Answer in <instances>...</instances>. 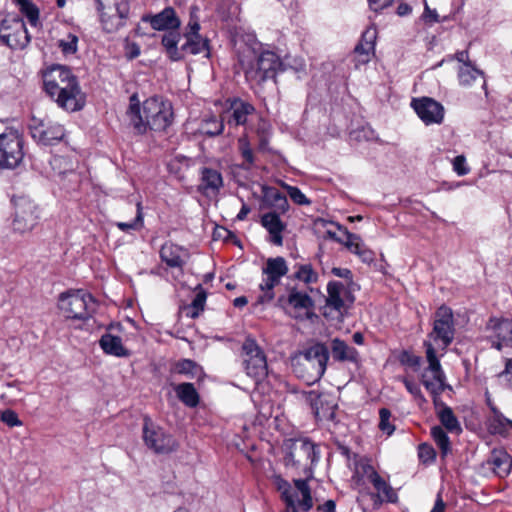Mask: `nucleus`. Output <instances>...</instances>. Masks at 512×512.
<instances>
[{"mask_svg":"<svg viewBox=\"0 0 512 512\" xmlns=\"http://www.w3.org/2000/svg\"><path fill=\"white\" fill-rule=\"evenodd\" d=\"M454 317L451 308L442 305L436 312L434 317L433 329L429 333V342L442 351L452 343L455 335Z\"/></svg>","mask_w":512,"mask_h":512,"instance_id":"obj_7","label":"nucleus"},{"mask_svg":"<svg viewBox=\"0 0 512 512\" xmlns=\"http://www.w3.org/2000/svg\"><path fill=\"white\" fill-rule=\"evenodd\" d=\"M239 64L251 86L262 85L268 80L275 81L278 72L284 70L280 57L269 50L257 53L246 48L239 55Z\"/></svg>","mask_w":512,"mask_h":512,"instance_id":"obj_2","label":"nucleus"},{"mask_svg":"<svg viewBox=\"0 0 512 512\" xmlns=\"http://www.w3.org/2000/svg\"><path fill=\"white\" fill-rule=\"evenodd\" d=\"M175 371L191 379H201L204 376L203 368L191 359H182L175 365Z\"/></svg>","mask_w":512,"mask_h":512,"instance_id":"obj_42","label":"nucleus"},{"mask_svg":"<svg viewBox=\"0 0 512 512\" xmlns=\"http://www.w3.org/2000/svg\"><path fill=\"white\" fill-rule=\"evenodd\" d=\"M277 488L281 492V496L286 505H293L295 503L296 491L292 489L291 485L281 479H277Z\"/></svg>","mask_w":512,"mask_h":512,"instance_id":"obj_47","label":"nucleus"},{"mask_svg":"<svg viewBox=\"0 0 512 512\" xmlns=\"http://www.w3.org/2000/svg\"><path fill=\"white\" fill-rule=\"evenodd\" d=\"M430 433L442 456H446L451 451V443L447 433L442 426H433Z\"/></svg>","mask_w":512,"mask_h":512,"instance_id":"obj_43","label":"nucleus"},{"mask_svg":"<svg viewBox=\"0 0 512 512\" xmlns=\"http://www.w3.org/2000/svg\"><path fill=\"white\" fill-rule=\"evenodd\" d=\"M199 190L205 195H216L223 187L222 174L213 168L203 167L200 170Z\"/></svg>","mask_w":512,"mask_h":512,"instance_id":"obj_26","label":"nucleus"},{"mask_svg":"<svg viewBox=\"0 0 512 512\" xmlns=\"http://www.w3.org/2000/svg\"><path fill=\"white\" fill-rule=\"evenodd\" d=\"M436 408L437 417L441 423V425L450 433L460 434L462 432V427L460 425L459 420L455 416L451 407L446 405L445 403H439Z\"/></svg>","mask_w":512,"mask_h":512,"instance_id":"obj_32","label":"nucleus"},{"mask_svg":"<svg viewBox=\"0 0 512 512\" xmlns=\"http://www.w3.org/2000/svg\"><path fill=\"white\" fill-rule=\"evenodd\" d=\"M127 17L128 1L116 2L113 7L108 8L107 12H101L103 29L108 33L116 32L126 25Z\"/></svg>","mask_w":512,"mask_h":512,"instance_id":"obj_22","label":"nucleus"},{"mask_svg":"<svg viewBox=\"0 0 512 512\" xmlns=\"http://www.w3.org/2000/svg\"><path fill=\"white\" fill-rule=\"evenodd\" d=\"M492 347L501 350L504 346L512 347V319L491 317L486 325Z\"/></svg>","mask_w":512,"mask_h":512,"instance_id":"obj_21","label":"nucleus"},{"mask_svg":"<svg viewBox=\"0 0 512 512\" xmlns=\"http://www.w3.org/2000/svg\"><path fill=\"white\" fill-rule=\"evenodd\" d=\"M422 19L426 23L434 24L439 21V16L435 9H433V10L430 9L429 6L427 5V3H425V8H424V12L422 14Z\"/></svg>","mask_w":512,"mask_h":512,"instance_id":"obj_60","label":"nucleus"},{"mask_svg":"<svg viewBox=\"0 0 512 512\" xmlns=\"http://www.w3.org/2000/svg\"><path fill=\"white\" fill-rule=\"evenodd\" d=\"M99 345L108 355L115 357H124L127 355V350L123 346L122 339L119 336L105 333L101 336Z\"/></svg>","mask_w":512,"mask_h":512,"instance_id":"obj_37","label":"nucleus"},{"mask_svg":"<svg viewBox=\"0 0 512 512\" xmlns=\"http://www.w3.org/2000/svg\"><path fill=\"white\" fill-rule=\"evenodd\" d=\"M261 225L268 231L270 241L277 246L283 244L282 233L286 229V224L280 219L276 211L265 213L260 219Z\"/></svg>","mask_w":512,"mask_h":512,"instance_id":"obj_25","label":"nucleus"},{"mask_svg":"<svg viewBox=\"0 0 512 512\" xmlns=\"http://www.w3.org/2000/svg\"><path fill=\"white\" fill-rule=\"evenodd\" d=\"M411 107L425 125L441 124L444 120L443 105L432 98H414Z\"/></svg>","mask_w":512,"mask_h":512,"instance_id":"obj_19","label":"nucleus"},{"mask_svg":"<svg viewBox=\"0 0 512 512\" xmlns=\"http://www.w3.org/2000/svg\"><path fill=\"white\" fill-rule=\"evenodd\" d=\"M173 110L171 103L151 97L140 102L138 96H130V124L135 133L142 135L148 130L164 131L171 125Z\"/></svg>","mask_w":512,"mask_h":512,"instance_id":"obj_1","label":"nucleus"},{"mask_svg":"<svg viewBox=\"0 0 512 512\" xmlns=\"http://www.w3.org/2000/svg\"><path fill=\"white\" fill-rule=\"evenodd\" d=\"M94 304L92 295L84 290L62 293L59 297V308L67 318L88 319Z\"/></svg>","mask_w":512,"mask_h":512,"instance_id":"obj_8","label":"nucleus"},{"mask_svg":"<svg viewBox=\"0 0 512 512\" xmlns=\"http://www.w3.org/2000/svg\"><path fill=\"white\" fill-rule=\"evenodd\" d=\"M458 79L463 87H471L477 81L481 82L483 88L486 86L483 72L472 65L471 62H464V64L460 65Z\"/></svg>","mask_w":512,"mask_h":512,"instance_id":"obj_31","label":"nucleus"},{"mask_svg":"<svg viewBox=\"0 0 512 512\" xmlns=\"http://www.w3.org/2000/svg\"><path fill=\"white\" fill-rule=\"evenodd\" d=\"M393 0H368L370 8L375 11H381L391 5Z\"/></svg>","mask_w":512,"mask_h":512,"instance_id":"obj_63","label":"nucleus"},{"mask_svg":"<svg viewBox=\"0 0 512 512\" xmlns=\"http://www.w3.org/2000/svg\"><path fill=\"white\" fill-rule=\"evenodd\" d=\"M78 36L73 33H68L58 41V47L63 55H74L78 50Z\"/></svg>","mask_w":512,"mask_h":512,"instance_id":"obj_45","label":"nucleus"},{"mask_svg":"<svg viewBox=\"0 0 512 512\" xmlns=\"http://www.w3.org/2000/svg\"><path fill=\"white\" fill-rule=\"evenodd\" d=\"M493 415L488 420V428L492 434L507 436L512 429V420L505 417L494 405L488 402Z\"/></svg>","mask_w":512,"mask_h":512,"instance_id":"obj_33","label":"nucleus"},{"mask_svg":"<svg viewBox=\"0 0 512 512\" xmlns=\"http://www.w3.org/2000/svg\"><path fill=\"white\" fill-rule=\"evenodd\" d=\"M1 44L13 49H24L30 42L25 22L18 16H7L0 23Z\"/></svg>","mask_w":512,"mask_h":512,"instance_id":"obj_10","label":"nucleus"},{"mask_svg":"<svg viewBox=\"0 0 512 512\" xmlns=\"http://www.w3.org/2000/svg\"><path fill=\"white\" fill-rule=\"evenodd\" d=\"M302 396L309 403L318 420L334 421L337 404L330 394L310 390L303 391Z\"/></svg>","mask_w":512,"mask_h":512,"instance_id":"obj_17","label":"nucleus"},{"mask_svg":"<svg viewBox=\"0 0 512 512\" xmlns=\"http://www.w3.org/2000/svg\"><path fill=\"white\" fill-rule=\"evenodd\" d=\"M281 186L286 189L289 197L294 203L298 205H309L311 203L298 187L288 185L284 182H281Z\"/></svg>","mask_w":512,"mask_h":512,"instance_id":"obj_48","label":"nucleus"},{"mask_svg":"<svg viewBox=\"0 0 512 512\" xmlns=\"http://www.w3.org/2000/svg\"><path fill=\"white\" fill-rule=\"evenodd\" d=\"M198 292L195 295L192 302L188 305H184L181 308V311L183 314H185L186 317L194 319L197 318L200 313L204 310V306L206 303L207 294L201 287V285H198Z\"/></svg>","mask_w":512,"mask_h":512,"instance_id":"obj_40","label":"nucleus"},{"mask_svg":"<svg viewBox=\"0 0 512 512\" xmlns=\"http://www.w3.org/2000/svg\"><path fill=\"white\" fill-rule=\"evenodd\" d=\"M309 479L310 478H307L305 476V479H295L294 480V484H295V487L297 489L296 494L298 492L301 494V496L311 494L310 493V488H309V485H308V480Z\"/></svg>","mask_w":512,"mask_h":512,"instance_id":"obj_61","label":"nucleus"},{"mask_svg":"<svg viewBox=\"0 0 512 512\" xmlns=\"http://www.w3.org/2000/svg\"><path fill=\"white\" fill-rule=\"evenodd\" d=\"M242 350L247 375L254 378L256 382L264 379L268 374L267 360L255 339L247 337L242 345Z\"/></svg>","mask_w":512,"mask_h":512,"instance_id":"obj_11","label":"nucleus"},{"mask_svg":"<svg viewBox=\"0 0 512 512\" xmlns=\"http://www.w3.org/2000/svg\"><path fill=\"white\" fill-rule=\"evenodd\" d=\"M354 302V296L348 286L340 281L327 284L326 308L343 315Z\"/></svg>","mask_w":512,"mask_h":512,"instance_id":"obj_16","label":"nucleus"},{"mask_svg":"<svg viewBox=\"0 0 512 512\" xmlns=\"http://www.w3.org/2000/svg\"><path fill=\"white\" fill-rule=\"evenodd\" d=\"M319 460V446L308 438L294 440L284 458L286 466L302 469L307 478L313 477V467Z\"/></svg>","mask_w":512,"mask_h":512,"instance_id":"obj_5","label":"nucleus"},{"mask_svg":"<svg viewBox=\"0 0 512 512\" xmlns=\"http://www.w3.org/2000/svg\"><path fill=\"white\" fill-rule=\"evenodd\" d=\"M424 347L426 349L428 367L422 374L421 382L431 394L435 407H438L439 403H441L439 396L450 386L445 383L446 376L436 354L435 347L429 341H424Z\"/></svg>","mask_w":512,"mask_h":512,"instance_id":"obj_6","label":"nucleus"},{"mask_svg":"<svg viewBox=\"0 0 512 512\" xmlns=\"http://www.w3.org/2000/svg\"><path fill=\"white\" fill-rule=\"evenodd\" d=\"M402 382L407 391L415 398L419 405L427 402L418 383L409 378H403Z\"/></svg>","mask_w":512,"mask_h":512,"instance_id":"obj_49","label":"nucleus"},{"mask_svg":"<svg viewBox=\"0 0 512 512\" xmlns=\"http://www.w3.org/2000/svg\"><path fill=\"white\" fill-rule=\"evenodd\" d=\"M264 201L277 213H286L289 209L287 197L274 187L265 186L262 189Z\"/></svg>","mask_w":512,"mask_h":512,"instance_id":"obj_35","label":"nucleus"},{"mask_svg":"<svg viewBox=\"0 0 512 512\" xmlns=\"http://www.w3.org/2000/svg\"><path fill=\"white\" fill-rule=\"evenodd\" d=\"M329 360V349L321 342L305 348L292 359L293 371L297 377L311 385L324 375Z\"/></svg>","mask_w":512,"mask_h":512,"instance_id":"obj_3","label":"nucleus"},{"mask_svg":"<svg viewBox=\"0 0 512 512\" xmlns=\"http://www.w3.org/2000/svg\"><path fill=\"white\" fill-rule=\"evenodd\" d=\"M418 456L422 462L427 463L435 459L436 453L432 446L421 444L418 448Z\"/></svg>","mask_w":512,"mask_h":512,"instance_id":"obj_54","label":"nucleus"},{"mask_svg":"<svg viewBox=\"0 0 512 512\" xmlns=\"http://www.w3.org/2000/svg\"><path fill=\"white\" fill-rule=\"evenodd\" d=\"M137 211H136V217L133 220V222L130 223V229L138 230L143 227V212L141 208V203L137 202L136 204Z\"/></svg>","mask_w":512,"mask_h":512,"instance_id":"obj_62","label":"nucleus"},{"mask_svg":"<svg viewBox=\"0 0 512 512\" xmlns=\"http://www.w3.org/2000/svg\"><path fill=\"white\" fill-rule=\"evenodd\" d=\"M142 21L148 22L157 31L178 30L181 25V21L172 7H166L156 14L144 15Z\"/></svg>","mask_w":512,"mask_h":512,"instance_id":"obj_23","label":"nucleus"},{"mask_svg":"<svg viewBox=\"0 0 512 512\" xmlns=\"http://www.w3.org/2000/svg\"><path fill=\"white\" fill-rule=\"evenodd\" d=\"M1 420L9 427L22 425V421L19 419L17 413L10 409L1 413Z\"/></svg>","mask_w":512,"mask_h":512,"instance_id":"obj_55","label":"nucleus"},{"mask_svg":"<svg viewBox=\"0 0 512 512\" xmlns=\"http://www.w3.org/2000/svg\"><path fill=\"white\" fill-rule=\"evenodd\" d=\"M498 377L505 382L506 387L512 389V359H506L505 369L498 374Z\"/></svg>","mask_w":512,"mask_h":512,"instance_id":"obj_57","label":"nucleus"},{"mask_svg":"<svg viewBox=\"0 0 512 512\" xmlns=\"http://www.w3.org/2000/svg\"><path fill=\"white\" fill-rule=\"evenodd\" d=\"M25 156L24 135L14 127L0 128V168L15 169Z\"/></svg>","mask_w":512,"mask_h":512,"instance_id":"obj_4","label":"nucleus"},{"mask_svg":"<svg viewBox=\"0 0 512 512\" xmlns=\"http://www.w3.org/2000/svg\"><path fill=\"white\" fill-rule=\"evenodd\" d=\"M332 273H333V275L340 277V278L349 279V280L352 279V272H351V270H349L347 268L334 267L332 269Z\"/></svg>","mask_w":512,"mask_h":512,"instance_id":"obj_64","label":"nucleus"},{"mask_svg":"<svg viewBox=\"0 0 512 512\" xmlns=\"http://www.w3.org/2000/svg\"><path fill=\"white\" fill-rule=\"evenodd\" d=\"M255 108L252 104L243 101L241 99H234L230 103V107L228 110L227 123L229 125H245L248 119V116L254 113Z\"/></svg>","mask_w":512,"mask_h":512,"instance_id":"obj_28","label":"nucleus"},{"mask_svg":"<svg viewBox=\"0 0 512 512\" xmlns=\"http://www.w3.org/2000/svg\"><path fill=\"white\" fill-rule=\"evenodd\" d=\"M186 41L182 45L183 57L187 54L197 55L205 52V57H210L209 41L207 38L198 36L195 38H185Z\"/></svg>","mask_w":512,"mask_h":512,"instance_id":"obj_39","label":"nucleus"},{"mask_svg":"<svg viewBox=\"0 0 512 512\" xmlns=\"http://www.w3.org/2000/svg\"><path fill=\"white\" fill-rule=\"evenodd\" d=\"M328 349L331 352L333 360L336 362H359L360 356L358 350L338 337L330 341V347Z\"/></svg>","mask_w":512,"mask_h":512,"instance_id":"obj_27","label":"nucleus"},{"mask_svg":"<svg viewBox=\"0 0 512 512\" xmlns=\"http://www.w3.org/2000/svg\"><path fill=\"white\" fill-rule=\"evenodd\" d=\"M345 234V246L349 249V251L357 255L362 262L367 264L372 263L375 259V254L372 250L367 248L361 238L347 230L345 231Z\"/></svg>","mask_w":512,"mask_h":512,"instance_id":"obj_29","label":"nucleus"},{"mask_svg":"<svg viewBox=\"0 0 512 512\" xmlns=\"http://www.w3.org/2000/svg\"><path fill=\"white\" fill-rule=\"evenodd\" d=\"M278 305L292 318L303 320L311 317L314 301L306 292L292 288L286 298L280 297L278 299Z\"/></svg>","mask_w":512,"mask_h":512,"instance_id":"obj_12","label":"nucleus"},{"mask_svg":"<svg viewBox=\"0 0 512 512\" xmlns=\"http://www.w3.org/2000/svg\"><path fill=\"white\" fill-rule=\"evenodd\" d=\"M160 257L170 268L182 269L189 261L190 253L186 248L168 242L161 247Z\"/></svg>","mask_w":512,"mask_h":512,"instance_id":"obj_24","label":"nucleus"},{"mask_svg":"<svg viewBox=\"0 0 512 512\" xmlns=\"http://www.w3.org/2000/svg\"><path fill=\"white\" fill-rule=\"evenodd\" d=\"M78 81L72 71L62 65H53L47 68L43 73V85L47 95L55 96L57 92L64 87H68L73 82Z\"/></svg>","mask_w":512,"mask_h":512,"instance_id":"obj_15","label":"nucleus"},{"mask_svg":"<svg viewBox=\"0 0 512 512\" xmlns=\"http://www.w3.org/2000/svg\"><path fill=\"white\" fill-rule=\"evenodd\" d=\"M488 463L494 473L499 477L507 476L512 468L511 457L503 450H493Z\"/></svg>","mask_w":512,"mask_h":512,"instance_id":"obj_34","label":"nucleus"},{"mask_svg":"<svg viewBox=\"0 0 512 512\" xmlns=\"http://www.w3.org/2000/svg\"><path fill=\"white\" fill-rule=\"evenodd\" d=\"M354 135L357 139H365L367 141H372L377 138L375 131L369 126L362 127L360 130L355 131Z\"/></svg>","mask_w":512,"mask_h":512,"instance_id":"obj_58","label":"nucleus"},{"mask_svg":"<svg viewBox=\"0 0 512 512\" xmlns=\"http://www.w3.org/2000/svg\"><path fill=\"white\" fill-rule=\"evenodd\" d=\"M179 400L188 407H196L199 404V394L192 383H181L175 387Z\"/></svg>","mask_w":512,"mask_h":512,"instance_id":"obj_41","label":"nucleus"},{"mask_svg":"<svg viewBox=\"0 0 512 512\" xmlns=\"http://www.w3.org/2000/svg\"><path fill=\"white\" fill-rule=\"evenodd\" d=\"M143 438L145 444L158 454L171 453L178 447V443L172 435L167 434L162 428L149 425L147 420L143 427Z\"/></svg>","mask_w":512,"mask_h":512,"instance_id":"obj_14","label":"nucleus"},{"mask_svg":"<svg viewBox=\"0 0 512 512\" xmlns=\"http://www.w3.org/2000/svg\"><path fill=\"white\" fill-rule=\"evenodd\" d=\"M38 221L37 206L31 200L21 198L15 203L13 229L19 233L30 232Z\"/></svg>","mask_w":512,"mask_h":512,"instance_id":"obj_18","label":"nucleus"},{"mask_svg":"<svg viewBox=\"0 0 512 512\" xmlns=\"http://www.w3.org/2000/svg\"><path fill=\"white\" fill-rule=\"evenodd\" d=\"M371 484L376 490V494L374 496L375 504L398 502V494L396 490L382 476L379 475Z\"/></svg>","mask_w":512,"mask_h":512,"instance_id":"obj_30","label":"nucleus"},{"mask_svg":"<svg viewBox=\"0 0 512 512\" xmlns=\"http://www.w3.org/2000/svg\"><path fill=\"white\" fill-rule=\"evenodd\" d=\"M357 473L372 483L380 474L367 460H361L357 464Z\"/></svg>","mask_w":512,"mask_h":512,"instance_id":"obj_50","label":"nucleus"},{"mask_svg":"<svg viewBox=\"0 0 512 512\" xmlns=\"http://www.w3.org/2000/svg\"><path fill=\"white\" fill-rule=\"evenodd\" d=\"M375 32L367 30L362 35V40L354 49L357 64H365L370 60V54L374 50Z\"/></svg>","mask_w":512,"mask_h":512,"instance_id":"obj_36","label":"nucleus"},{"mask_svg":"<svg viewBox=\"0 0 512 512\" xmlns=\"http://www.w3.org/2000/svg\"><path fill=\"white\" fill-rule=\"evenodd\" d=\"M288 272L287 262L283 257L269 258L262 269L265 278L259 285L261 294L257 302L265 304L274 299V287L279 285L281 278Z\"/></svg>","mask_w":512,"mask_h":512,"instance_id":"obj_9","label":"nucleus"},{"mask_svg":"<svg viewBox=\"0 0 512 512\" xmlns=\"http://www.w3.org/2000/svg\"><path fill=\"white\" fill-rule=\"evenodd\" d=\"M453 170L459 176L467 175L470 172V168L466 164V158L464 155H458L453 159Z\"/></svg>","mask_w":512,"mask_h":512,"instance_id":"obj_56","label":"nucleus"},{"mask_svg":"<svg viewBox=\"0 0 512 512\" xmlns=\"http://www.w3.org/2000/svg\"><path fill=\"white\" fill-rule=\"evenodd\" d=\"M379 428L382 432L391 435L394 431V426L390 422L391 412L387 408H381L379 410Z\"/></svg>","mask_w":512,"mask_h":512,"instance_id":"obj_52","label":"nucleus"},{"mask_svg":"<svg viewBox=\"0 0 512 512\" xmlns=\"http://www.w3.org/2000/svg\"><path fill=\"white\" fill-rule=\"evenodd\" d=\"M294 276L297 280L302 281L305 284L315 283L318 280V274L311 264L299 265Z\"/></svg>","mask_w":512,"mask_h":512,"instance_id":"obj_46","label":"nucleus"},{"mask_svg":"<svg viewBox=\"0 0 512 512\" xmlns=\"http://www.w3.org/2000/svg\"><path fill=\"white\" fill-rule=\"evenodd\" d=\"M238 142H239V149L241 151V155L244 158V160L247 164V167L252 166L254 163V156H253V151L250 147L249 141L247 140V138L242 137L239 139Z\"/></svg>","mask_w":512,"mask_h":512,"instance_id":"obj_53","label":"nucleus"},{"mask_svg":"<svg viewBox=\"0 0 512 512\" xmlns=\"http://www.w3.org/2000/svg\"><path fill=\"white\" fill-rule=\"evenodd\" d=\"M50 98L57 104V106L67 112H76L81 110L86 103V96L82 91L79 82H73L68 87H64L57 92L55 96Z\"/></svg>","mask_w":512,"mask_h":512,"instance_id":"obj_20","label":"nucleus"},{"mask_svg":"<svg viewBox=\"0 0 512 512\" xmlns=\"http://www.w3.org/2000/svg\"><path fill=\"white\" fill-rule=\"evenodd\" d=\"M180 34L178 30H171L162 37V45L164 46L169 58L173 61H179L183 58L182 46L178 48Z\"/></svg>","mask_w":512,"mask_h":512,"instance_id":"obj_38","label":"nucleus"},{"mask_svg":"<svg viewBox=\"0 0 512 512\" xmlns=\"http://www.w3.org/2000/svg\"><path fill=\"white\" fill-rule=\"evenodd\" d=\"M200 31V24L196 19H190L188 25H187V31L184 34L185 38H195L198 36H201L199 34Z\"/></svg>","mask_w":512,"mask_h":512,"instance_id":"obj_59","label":"nucleus"},{"mask_svg":"<svg viewBox=\"0 0 512 512\" xmlns=\"http://www.w3.org/2000/svg\"><path fill=\"white\" fill-rule=\"evenodd\" d=\"M21 11L32 26L37 25L39 19V10L34 4L24 0L21 3Z\"/></svg>","mask_w":512,"mask_h":512,"instance_id":"obj_51","label":"nucleus"},{"mask_svg":"<svg viewBox=\"0 0 512 512\" xmlns=\"http://www.w3.org/2000/svg\"><path fill=\"white\" fill-rule=\"evenodd\" d=\"M223 129V121L217 119L215 116L205 119L200 127L201 133L210 137L221 134L223 132Z\"/></svg>","mask_w":512,"mask_h":512,"instance_id":"obj_44","label":"nucleus"},{"mask_svg":"<svg viewBox=\"0 0 512 512\" xmlns=\"http://www.w3.org/2000/svg\"><path fill=\"white\" fill-rule=\"evenodd\" d=\"M31 137L43 145H55L65 136L63 125L33 117L29 122Z\"/></svg>","mask_w":512,"mask_h":512,"instance_id":"obj_13","label":"nucleus"}]
</instances>
